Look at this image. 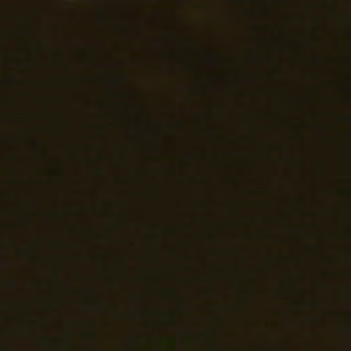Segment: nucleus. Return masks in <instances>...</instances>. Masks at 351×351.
<instances>
[{
    "mask_svg": "<svg viewBox=\"0 0 351 351\" xmlns=\"http://www.w3.org/2000/svg\"><path fill=\"white\" fill-rule=\"evenodd\" d=\"M306 217H307V213H306V208H304V221H306ZM306 221H304V239H306V237H307L306 236Z\"/></svg>",
    "mask_w": 351,
    "mask_h": 351,
    "instance_id": "nucleus-1",
    "label": "nucleus"
},
{
    "mask_svg": "<svg viewBox=\"0 0 351 351\" xmlns=\"http://www.w3.org/2000/svg\"><path fill=\"white\" fill-rule=\"evenodd\" d=\"M304 278H306V276H304ZM306 280V279H304ZM304 283H306V281H304Z\"/></svg>",
    "mask_w": 351,
    "mask_h": 351,
    "instance_id": "nucleus-16",
    "label": "nucleus"
},
{
    "mask_svg": "<svg viewBox=\"0 0 351 351\" xmlns=\"http://www.w3.org/2000/svg\"><path fill=\"white\" fill-rule=\"evenodd\" d=\"M304 294H306V293H304ZM306 306H307V299H306V295H304V309L306 308Z\"/></svg>",
    "mask_w": 351,
    "mask_h": 351,
    "instance_id": "nucleus-5",
    "label": "nucleus"
},
{
    "mask_svg": "<svg viewBox=\"0 0 351 351\" xmlns=\"http://www.w3.org/2000/svg\"><path fill=\"white\" fill-rule=\"evenodd\" d=\"M306 6H307V5H306V3L304 2V21L306 20V9H307V8H307Z\"/></svg>",
    "mask_w": 351,
    "mask_h": 351,
    "instance_id": "nucleus-6",
    "label": "nucleus"
},
{
    "mask_svg": "<svg viewBox=\"0 0 351 351\" xmlns=\"http://www.w3.org/2000/svg\"><path fill=\"white\" fill-rule=\"evenodd\" d=\"M306 102H307V98H306V95L304 94V107L306 105Z\"/></svg>",
    "mask_w": 351,
    "mask_h": 351,
    "instance_id": "nucleus-7",
    "label": "nucleus"
},
{
    "mask_svg": "<svg viewBox=\"0 0 351 351\" xmlns=\"http://www.w3.org/2000/svg\"><path fill=\"white\" fill-rule=\"evenodd\" d=\"M306 154H305V153H304V160H306ZM304 166L306 165V163H305V162L304 163Z\"/></svg>",
    "mask_w": 351,
    "mask_h": 351,
    "instance_id": "nucleus-14",
    "label": "nucleus"
},
{
    "mask_svg": "<svg viewBox=\"0 0 351 351\" xmlns=\"http://www.w3.org/2000/svg\"><path fill=\"white\" fill-rule=\"evenodd\" d=\"M306 171V170L304 169V171ZM306 173L304 172V205L306 204Z\"/></svg>",
    "mask_w": 351,
    "mask_h": 351,
    "instance_id": "nucleus-3",
    "label": "nucleus"
},
{
    "mask_svg": "<svg viewBox=\"0 0 351 351\" xmlns=\"http://www.w3.org/2000/svg\"><path fill=\"white\" fill-rule=\"evenodd\" d=\"M304 153L306 154V139H305V138H304Z\"/></svg>",
    "mask_w": 351,
    "mask_h": 351,
    "instance_id": "nucleus-9",
    "label": "nucleus"
},
{
    "mask_svg": "<svg viewBox=\"0 0 351 351\" xmlns=\"http://www.w3.org/2000/svg\"><path fill=\"white\" fill-rule=\"evenodd\" d=\"M304 129L306 128V123H304Z\"/></svg>",
    "mask_w": 351,
    "mask_h": 351,
    "instance_id": "nucleus-15",
    "label": "nucleus"
},
{
    "mask_svg": "<svg viewBox=\"0 0 351 351\" xmlns=\"http://www.w3.org/2000/svg\"><path fill=\"white\" fill-rule=\"evenodd\" d=\"M306 27H304V51L306 49V45H307V40H306Z\"/></svg>",
    "mask_w": 351,
    "mask_h": 351,
    "instance_id": "nucleus-2",
    "label": "nucleus"
},
{
    "mask_svg": "<svg viewBox=\"0 0 351 351\" xmlns=\"http://www.w3.org/2000/svg\"><path fill=\"white\" fill-rule=\"evenodd\" d=\"M306 258L304 256V276H306Z\"/></svg>",
    "mask_w": 351,
    "mask_h": 351,
    "instance_id": "nucleus-8",
    "label": "nucleus"
},
{
    "mask_svg": "<svg viewBox=\"0 0 351 351\" xmlns=\"http://www.w3.org/2000/svg\"><path fill=\"white\" fill-rule=\"evenodd\" d=\"M306 322H307L306 317H304V325L306 324Z\"/></svg>",
    "mask_w": 351,
    "mask_h": 351,
    "instance_id": "nucleus-11",
    "label": "nucleus"
},
{
    "mask_svg": "<svg viewBox=\"0 0 351 351\" xmlns=\"http://www.w3.org/2000/svg\"><path fill=\"white\" fill-rule=\"evenodd\" d=\"M306 58L304 57V67L306 66Z\"/></svg>",
    "mask_w": 351,
    "mask_h": 351,
    "instance_id": "nucleus-10",
    "label": "nucleus"
},
{
    "mask_svg": "<svg viewBox=\"0 0 351 351\" xmlns=\"http://www.w3.org/2000/svg\"><path fill=\"white\" fill-rule=\"evenodd\" d=\"M304 119L306 117V112L305 110H304Z\"/></svg>",
    "mask_w": 351,
    "mask_h": 351,
    "instance_id": "nucleus-13",
    "label": "nucleus"
},
{
    "mask_svg": "<svg viewBox=\"0 0 351 351\" xmlns=\"http://www.w3.org/2000/svg\"><path fill=\"white\" fill-rule=\"evenodd\" d=\"M306 247H307L306 244V243H304V252L306 250Z\"/></svg>",
    "mask_w": 351,
    "mask_h": 351,
    "instance_id": "nucleus-12",
    "label": "nucleus"
},
{
    "mask_svg": "<svg viewBox=\"0 0 351 351\" xmlns=\"http://www.w3.org/2000/svg\"><path fill=\"white\" fill-rule=\"evenodd\" d=\"M306 71H304V82L306 80ZM306 83L304 82V92L306 91Z\"/></svg>",
    "mask_w": 351,
    "mask_h": 351,
    "instance_id": "nucleus-4",
    "label": "nucleus"
}]
</instances>
